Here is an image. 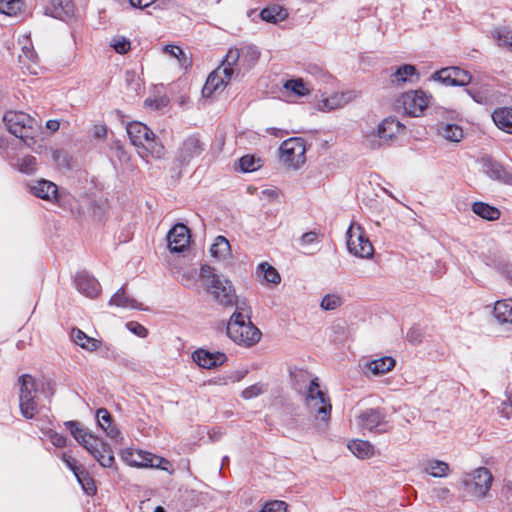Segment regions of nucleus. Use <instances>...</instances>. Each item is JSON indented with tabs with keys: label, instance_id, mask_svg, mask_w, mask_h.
<instances>
[{
	"label": "nucleus",
	"instance_id": "obj_1",
	"mask_svg": "<svg viewBox=\"0 0 512 512\" xmlns=\"http://www.w3.org/2000/svg\"><path fill=\"white\" fill-rule=\"evenodd\" d=\"M295 389L300 393L304 406L316 421L328 424L332 405L327 392L321 388L317 377L311 378L306 372L296 376Z\"/></svg>",
	"mask_w": 512,
	"mask_h": 512
},
{
	"label": "nucleus",
	"instance_id": "obj_2",
	"mask_svg": "<svg viewBox=\"0 0 512 512\" xmlns=\"http://www.w3.org/2000/svg\"><path fill=\"white\" fill-rule=\"evenodd\" d=\"M200 276L207 291L219 305L224 307L239 306L234 287L227 277L216 273L214 268L208 265L201 267Z\"/></svg>",
	"mask_w": 512,
	"mask_h": 512
},
{
	"label": "nucleus",
	"instance_id": "obj_3",
	"mask_svg": "<svg viewBox=\"0 0 512 512\" xmlns=\"http://www.w3.org/2000/svg\"><path fill=\"white\" fill-rule=\"evenodd\" d=\"M126 130L131 143L143 159L148 155L161 159L165 155L164 146L156 140L155 134L147 125L135 121L129 123Z\"/></svg>",
	"mask_w": 512,
	"mask_h": 512
},
{
	"label": "nucleus",
	"instance_id": "obj_4",
	"mask_svg": "<svg viewBox=\"0 0 512 512\" xmlns=\"http://www.w3.org/2000/svg\"><path fill=\"white\" fill-rule=\"evenodd\" d=\"M243 308L237 306V310L231 315L227 324V336L236 344L251 347L259 342L261 331L250 321H245Z\"/></svg>",
	"mask_w": 512,
	"mask_h": 512
},
{
	"label": "nucleus",
	"instance_id": "obj_5",
	"mask_svg": "<svg viewBox=\"0 0 512 512\" xmlns=\"http://www.w3.org/2000/svg\"><path fill=\"white\" fill-rule=\"evenodd\" d=\"M405 126L394 117H387L383 119L377 130L364 132L362 135L361 144L364 148L369 150H377L390 143L403 132Z\"/></svg>",
	"mask_w": 512,
	"mask_h": 512
},
{
	"label": "nucleus",
	"instance_id": "obj_6",
	"mask_svg": "<svg viewBox=\"0 0 512 512\" xmlns=\"http://www.w3.org/2000/svg\"><path fill=\"white\" fill-rule=\"evenodd\" d=\"M260 51L254 45L230 48L224 58V66L230 67L235 74L245 73L255 66Z\"/></svg>",
	"mask_w": 512,
	"mask_h": 512
},
{
	"label": "nucleus",
	"instance_id": "obj_7",
	"mask_svg": "<svg viewBox=\"0 0 512 512\" xmlns=\"http://www.w3.org/2000/svg\"><path fill=\"white\" fill-rule=\"evenodd\" d=\"M19 407L22 416L33 419L38 413V389L35 379L26 374L19 378Z\"/></svg>",
	"mask_w": 512,
	"mask_h": 512
},
{
	"label": "nucleus",
	"instance_id": "obj_8",
	"mask_svg": "<svg viewBox=\"0 0 512 512\" xmlns=\"http://www.w3.org/2000/svg\"><path fill=\"white\" fill-rule=\"evenodd\" d=\"M122 460L131 467L137 468H157L168 471L170 462L160 456L154 455L143 450L126 448L121 452Z\"/></svg>",
	"mask_w": 512,
	"mask_h": 512
},
{
	"label": "nucleus",
	"instance_id": "obj_9",
	"mask_svg": "<svg viewBox=\"0 0 512 512\" xmlns=\"http://www.w3.org/2000/svg\"><path fill=\"white\" fill-rule=\"evenodd\" d=\"M493 481L491 472L485 467H479L464 475L462 483L466 492L476 498L487 496Z\"/></svg>",
	"mask_w": 512,
	"mask_h": 512
},
{
	"label": "nucleus",
	"instance_id": "obj_10",
	"mask_svg": "<svg viewBox=\"0 0 512 512\" xmlns=\"http://www.w3.org/2000/svg\"><path fill=\"white\" fill-rule=\"evenodd\" d=\"M355 425L363 434L366 432L381 434L388 431L386 415L381 408L361 410L355 417Z\"/></svg>",
	"mask_w": 512,
	"mask_h": 512
},
{
	"label": "nucleus",
	"instance_id": "obj_11",
	"mask_svg": "<svg viewBox=\"0 0 512 512\" xmlns=\"http://www.w3.org/2000/svg\"><path fill=\"white\" fill-rule=\"evenodd\" d=\"M281 162L289 168L298 169L306 161L305 142L300 137L289 138L279 148Z\"/></svg>",
	"mask_w": 512,
	"mask_h": 512
},
{
	"label": "nucleus",
	"instance_id": "obj_12",
	"mask_svg": "<svg viewBox=\"0 0 512 512\" xmlns=\"http://www.w3.org/2000/svg\"><path fill=\"white\" fill-rule=\"evenodd\" d=\"M347 248L349 252L360 258H371L374 248L362 227L352 223L347 230Z\"/></svg>",
	"mask_w": 512,
	"mask_h": 512
},
{
	"label": "nucleus",
	"instance_id": "obj_13",
	"mask_svg": "<svg viewBox=\"0 0 512 512\" xmlns=\"http://www.w3.org/2000/svg\"><path fill=\"white\" fill-rule=\"evenodd\" d=\"M3 121L9 132L20 139L32 138L31 130L35 120L22 111H7Z\"/></svg>",
	"mask_w": 512,
	"mask_h": 512
},
{
	"label": "nucleus",
	"instance_id": "obj_14",
	"mask_svg": "<svg viewBox=\"0 0 512 512\" xmlns=\"http://www.w3.org/2000/svg\"><path fill=\"white\" fill-rule=\"evenodd\" d=\"M234 74L232 68L224 66L223 60L221 65L209 74L202 88L203 97L209 98L216 92H222Z\"/></svg>",
	"mask_w": 512,
	"mask_h": 512
},
{
	"label": "nucleus",
	"instance_id": "obj_15",
	"mask_svg": "<svg viewBox=\"0 0 512 512\" xmlns=\"http://www.w3.org/2000/svg\"><path fill=\"white\" fill-rule=\"evenodd\" d=\"M430 96L422 90L408 91L402 94L398 103L401 105L403 111L413 117H419L423 111L428 107Z\"/></svg>",
	"mask_w": 512,
	"mask_h": 512
},
{
	"label": "nucleus",
	"instance_id": "obj_16",
	"mask_svg": "<svg viewBox=\"0 0 512 512\" xmlns=\"http://www.w3.org/2000/svg\"><path fill=\"white\" fill-rule=\"evenodd\" d=\"M431 79L445 86H466L472 77L468 71L459 67H446L435 72Z\"/></svg>",
	"mask_w": 512,
	"mask_h": 512
},
{
	"label": "nucleus",
	"instance_id": "obj_17",
	"mask_svg": "<svg viewBox=\"0 0 512 512\" xmlns=\"http://www.w3.org/2000/svg\"><path fill=\"white\" fill-rule=\"evenodd\" d=\"M29 192L42 200L58 203L60 194L58 186L46 179L32 180L27 184Z\"/></svg>",
	"mask_w": 512,
	"mask_h": 512
},
{
	"label": "nucleus",
	"instance_id": "obj_18",
	"mask_svg": "<svg viewBox=\"0 0 512 512\" xmlns=\"http://www.w3.org/2000/svg\"><path fill=\"white\" fill-rule=\"evenodd\" d=\"M204 150L203 143L196 135L188 136L180 145L176 160L182 165L188 164Z\"/></svg>",
	"mask_w": 512,
	"mask_h": 512
},
{
	"label": "nucleus",
	"instance_id": "obj_19",
	"mask_svg": "<svg viewBox=\"0 0 512 512\" xmlns=\"http://www.w3.org/2000/svg\"><path fill=\"white\" fill-rule=\"evenodd\" d=\"M168 248L173 253L183 252L189 245L190 232L184 224H176L167 234Z\"/></svg>",
	"mask_w": 512,
	"mask_h": 512
},
{
	"label": "nucleus",
	"instance_id": "obj_20",
	"mask_svg": "<svg viewBox=\"0 0 512 512\" xmlns=\"http://www.w3.org/2000/svg\"><path fill=\"white\" fill-rule=\"evenodd\" d=\"M356 96L357 94L354 90L335 92L331 96L320 100L318 102V109L323 112H329L342 108L353 101Z\"/></svg>",
	"mask_w": 512,
	"mask_h": 512
},
{
	"label": "nucleus",
	"instance_id": "obj_21",
	"mask_svg": "<svg viewBox=\"0 0 512 512\" xmlns=\"http://www.w3.org/2000/svg\"><path fill=\"white\" fill-rule=\"evenodd\" d=\"M18 61L22 69H26L30 74H37L39 69V59L34 51L29 39L24 38L21 46V53L18 55Z\"/></svg>",
	"mask_w": 512,
	"mask_h": 512
},
{
	"label": "nucleus",
	"instance_id": "obj_22",
	"mask_svg": "<svg viewBox=\"0 0 512 512\" xmlns=\"http://www.w3.org/2000/svg\"><path fill=\"white\" fill-rule=\"evenodd\" d=\"M483 171L492 180L512 185V169H507L496 161L486 159L483 163Z\"/></svg>",
	"mask_w": 512,
	"mask_h": 512
},
{
	"label": "nucleus",
	"instance_id": "obj_23",
	"mask_svg": "<svg viewBox=\"0 0 512 512\" xmlns=\"http://www.w3.org/2000/svg\"><path fill=\"white\" fill-rule=\"evenodd\" d=\"M193 361L200 367L211 369L221 365L226 360L224 353H211L204 349H198L192 354Z\"/></svg>",
	"mask_w": 512,
	"mask_h": 512
},
{
	"label": "nucleus",
	"instance_id": "obj_24",
	"mask_svg": "<svg viewBox=\"0 0 512 512\" xmlns=\"http://www.w3.org/2000/svg\"><path fill=\"white\" fill-rule=\"evenodd\" d=\"M75 284L77 287V290L89 297L94 298L96 297L100 292V284L99 282L92 276L86 274V273H80L75 278Z\"/></svg>",
	"mask_w": 512,
	"mask_h": 512
},
{
	"label": "nucleus",
	"instance_id": "obj_25",
	"mask_svg": "<svg viewBox=\"0 0 512 512\" xmlns=\"http://www.w3.org/2000/svg\"><path fill=\"white\" fill-rule=\"evenodd\" d=\"M109 305L123 309H143L142 303L127 295L124 287L118 289L117 292L110 298Z\"/></svg>",
	"mask_w": 512,
	"mask_h": 512
},
{
	"label": "nucleus",
	"instance_id": "obj_26",
	"mask_svg": "<svg viewBox=\"0 0 512 512\" xmlns=\"http://www.w3.org/2000/svg\"><path fill=\"white\" fill-rule=\"evenodd\" d=\"M96 420L98 426L106 433L111 439H117L120 436V432L116 426L113 425V419L111 414L105 408H99L96 411Z\"/></svg>",
	"mask_w": 512,
	"mask_h": 512
},
{
	"label": "nucleus",
	"instance_id": "obj_27",
	"mask_svg": "<svg viewBox=\"0 0 512 512\" xmlns=\"http://www.w3.org/2000/svg\"><path fill=\"white\" fill-rule=\"evenodd\" d=\"M396 361L390 356L380 357L366 363V369L374 376H379L391 371L395 367Z\"/></svg>",
	"mask_w": 512,
	"mask_h": 512
},
{
	"label": "nucleus",
	"instance_id": "obj_28",
	"mask_svg": "<svg viewBox=\"0 0 512 512\" xmlns=\"http://www.w3.org/2000/svg\"><path fill=\"white\" fill-rule=\"evenodd\" d=\"M70 336L76 345L89 352L96 351L101 344L100 340L88 336L78 328H73Z\"/></svg>",
	"mask_w": 512,
	"mask_h": 512
},
{
	"label": "nucleus",
	"instance_id": "obj_29",
	"mask_svg": "<svg viewBox=\"0 0 512 512\" xmlns=\"http://www.w3.org/2000/svg\"><path fill=\"white\" fill-rule=\"evenodd\" d=\"M491 116L493 122L499 129L512 134V108H497L493 111Z\"/></svg>",
	"mask_w": 512,
	"mask_h": 512
},
{
	"label": "nucleus",
	"instance_id": "obj_30",
	"mask_svg": "<svg viewBox=\"0 0 512 512\" xmlns=\"http://www.w3.org/2000/svg\"><path fill=\"white\" fill-rule=\"evenodd\" d=\"M491 37L498 47L512 52V29L507 26H497L491 31Z\"/></svg>",
	"mask_w": 512,
	"mask_h": 512
},
{
	"label": "nucleus",
	"instance_id": "obj_31",
	"mask_svg": "<svg viewBox=\"0 0 512 512\" xmlns=\"http://www.w3.org/2000/svg\"><path fill=\"white\" fill-rule=\"evenodd\" d=\"M471 209L474 214L487 221L498 220L501 215V212L497 207L481 201L474 202Z\"/></svg>",
	"mask_w": 512,
	"mask_h": 512
},
{
	"label": "nucleus",
	"instance_id": "obj_32",
	"mask_svg": "<svg viewBox=\"0 0 512 512\" xmlns=\"http://www.w3.org/2000/svg\"><path fill=\"white\" fill-rule=\"evenodd\" d=\"M438 134L450 142H460L464 137L462 127L451 123H439L437 126Z\"/></svg>",
	"mask_w": 512,
	"mask_h": 512
},
{
	"label": "nucleus",
	"instance_id": "obj_33",
	"mask_svg": "<svg viewBox=\"0 0 512 512\" xmlns=\"http://www.w3.org/2000/svg\"><path fill=\"white\" fill-rule=\"evenodd\" d=\"M493 315L500 324H512V300L496 301L493 309Z\"/></svg>",
	"mask_w": 512,
	"mask_h": 512
},
{
	"label": "nucleus",
	"instance_id": "obj_34",
	"mask_svg": "<svg viewBox=\"0 0 512 512\" xmlns=\"http://www.w3.org/2000/svg\"><path fill=\"white\" fill-rule=\"evenodd\" d=\"M50 6L45 9V14L54 18H62L72 11L71 0H48Z\"/></svg>",
	"mask_w": 512,
	"mask_h": 512
},
{
	"label": "nucleus",
	"instance_id": "obj_35",
	"mask_svg": "<svg viewBox=\"0 0 512 512\" xmlns=\"http://www.w3.org/2000/svg\"><path fill=\"white\" fill-rule=\"evenodd\" d=\"M418 78L417 69L411 64H404L400 66L391 77V82L396 85L404 84L408 81H412V77Z\"/></svg>",
	"mask_w": 512,
	"mask_h": 512
},
{
	"label": "nucleus",
	"instance_id": "obj_36",
	"mask_svg": "<svg viewBox=\"0 0 512 512\" xmlns=\"http://www.w3.org/2000/svg\"><path fill=\"white\" fill-rule=\"evenodd\" d=\"M230 252L231 247L229 241L224 236H217L210 248L212 257L218 260H224L230 256Z\"/></svg>",
	"mask_w": 512,
	"mask_h": 512
},
{
	"label": "nucleus",
	"instance_id": "obj_37",
	"mask_svg": "<svg viewBox=\"0 0 512 512\" xmlns=\"http://www.w3.org/2000/svg\"><path fill=\"white\" fill-rule=\"evenodd\" d=\"M348 449L358 458L367 459L374 455V447L364 440H353L348 443Z\"/></svg>",
	"mask_w": 512,
	"mask_h": 512
},
{
	"label": "nucleus",
	"instance_id": "obj_38",
	"mask_svg": "<svg viewBox=\"0 0 512 512\" xmlns=\"http://www.w3.org/2000/svg\"><path fill=\"white\" fill-rule=\"evenodd\" d=\"M287 12L285 9L278 5H273L267 8H264L260 12V17L262 20L269 23H277L279 21L284 20L287 17Z\"/></svg>",
	"mask_w": 512,
	"mask_h": 512
},
{
	"label": "nucleus",
	"instance_id": "obj_39",
	"mask_svg": "<svg viewBox=\"0 0 512 512\" xmlns=\"http://www.w3.org/2000/svg\"><path fill=\"white\" fill-rule=\"evenodd\" d=\"M258 277H263L264 281L273 285H277L281 281L280 274L269 263L263 262L257 268Z\"/></svg>",
	"mask_w": 512,
	"mask_h": 512
},
{
	"label": "nucleus",
	"instance_id": "obj_40",
	"mask_svg": "<svg viewBox=\"0 0 512 512\" xmlns=\"http://www.w3.org/2000/svg\"><path fill=\"white\" fill-rule=\"evenodd\" d=\"M283 87L298 97L307 96L311 92V88L300 78L287 80Z\"/></svg>",
	"mask_w": 512,
	"mask_h": 512
},
{
	"label": "nucleus",
	"instance_id": "obj_41",
	"mask_svg": "<svg viewBox=\"0 0 512 512\" xmlns=\"http://www.w3.org/2000/svg\"><path fill=\"white\" fill-rule=\"evenodd\" d=\"M425 472L433 477H445L449 473V465L440 460H429L425 464Z\"/></svg>",
	"mask_w": 512,
	"mask_h": 512
},
{
	"label": "nucleus",
	"instance_id": "obj_42",
	"mask_svg": "<svg viewBox=\"0 0 512 512\" xmlns=\"http://www.w3.org/2000/svg\"><path fill=\"white\" fill-rule=\"evenodd\" d=\"M262 159L254 155H245L239 159V167L242 172H253L262 167Z\"/></svg>",
	"mask_w": 512,
	"mask_h": 512
},
{
	"label": "nucleus",
	"instance_id": "obj_43",
	"mask_svg": "<svg viewBox=\"0 0 512 512\" xmlns=\"http://www.w3.org/2000/svg\"><path fill=\"white\" fill-rule=\"evenodd\" d=\"M78 483L82 486L83 490L88 495H94L96 492V486L94 480L88 472L83 468L75 475Z\"/></svg>",
	"mask_w": 512,
	"mask_h": 512
},
{
	"label": "nucleus",
	"instance_id": "obj_44",
	"mask_svg": "<svg viewBox=\"0 0 512 512\" xmlns=\"http://www.w3.org/2000/svg\"><path fill=\"white\" fill-rule=\"evenodd\" d=\"M164 52L176 58L179 64L185 69H187L191 65V59L179 46L166 45L164 47Z\"/></svg>",
	"mask_w": 512,
	"mask_h": 512
},
{
	"label": "nucleus",
	"instance_id": "obj_45",
	"mask_svg": "<svg viewBox=\"0 0 512 512\" xmlns=\"http://www.w3.org/2000/svg\"><path fill=\"white\" fill-rule=\"evenodd\" d=\"M93 457L98 461V463L105 468L112 467L115 458L113 456L112 450L110 446L106 443L105 446H102V449L99 450Z\"/></svg>",
	"mask_w": 512,
	"mask_h": 512
},
{
	"label": "nucleus",
	"instance_id": "obj_46",
	"mask_svg": "<svg viewBox=\"0 0 512 512\" xmlns=\"http://www.w3.org/2000/svg\"><path fill=\"white\" fill-rule=\"evenodd\" d=\"M66 428L70 431L71 435L75 438V440L82 444L83 442H86L87 437L90 433L86 432L82 427L81 424L77 421H67L65 422Z\"/></svg>",
	"mask_w": 512,
	"mask_h": 512
},
{
	"label": "nucleus",
	"instance_id": "obj_47",
	"mask_svg": "<svg viewBox=\"0 0 512 512\" xmlns=\"http://www.w3.org/2000/svg\"><path fill=\"white\" fill-rule=\"evenodd\" d=\"M18 170L25 174H33L37 170V160L32 155H26L18 160Z\"/></svg>",
	"mask_w": 512,
	"mask_h": 512
},
{
	"label": "nucleus",
	"instance_id": "obj_48",
	"mask_svg": "<svg viewBox=\"0 0 512 512\" xmlns=\"http://www.w3.org/2000/svg\"><path fill=\"white\" fill-rule=\"evenodd\" d=\"M342 303H343V300L339 295L327 294L322 298L320 307L323 310L330 311V310H335L336 308L340 307L342 305Z\"/></svg>",
	"mask_w": 512,
	"mask_h": 512
},
{
	"label": "nucleus",
	"instance_id": "obj_49",
	"mask_svg": "<svg viewBox=\"0 0 512 512\" xmlns=\"http://www.w3.org/2000/svg\"><path fill=\"white\" fill-rule=\"evenodd\" d=\"M21 9L20 0H0V13L13 16Z\"/></svg>",
	"mask_w": 512,
	"mask_h": 512
},
{
	"label": "nucleus",
	"instance_id": "obj_50",
	"mask_svg": "<svg viewBox=\"0 0 512 512\" xmlns=\"http://www.w3.org/2000/svg\"><path fill=\"white\" fill-rule=\"evenodd\" d=\"M81 445L93 456L99 452V450L102 449V446H105L106 443L90 433L86 442H83Z\"/></svg>",
	"mask_w": 512,
	"mask_h": 512
},
{
	"label": "nucleus",
	"instance_id": "obj_51",
	"mask_svg": "<svg viewBox=\"0 0 512 512\" xmlns=\"http://www.w3.org/2000/svg\"><path fill=\"white\" fill-rule=\"evenodd\" d=\"M499 413L502 417L509 419L512 416V389L507 390L506 400L501 403Z\"/></svg>",
	"mask_w": 512,
	"mask_h": 512
},
{
	"label": "nucleus",
	"instance_id": "obj_52",
	"mask_svg": "<svg viewBox=\"0 0 512 512\" xmlns=\"http://www.w3.org/2000/svg\"><path fill=\"white\" fill-rule=\"evenodd\" d=\"M111 46L119 54H125L131 48L130 41L125 37L113 38L111 41Z\"/></svg>",
	"mask_w": 512,
	"mask_h": 512
},
{
	"label": "nucleus",
	"instance_id": "obj_53",
	"mask_svg": "<svg viewBox=\"0 0 512 512\" xmlns=\"http://www.w3.org/2000/svg\"><path fill=\"white\" fill-rule=\"evenodd\" d=\"M266 391V388L262 384H253L242 391V397L245 399L255 398Z\"/></svg>",
	"mask_w": 512,
	"mask_h": 512
},
{
	"label": "nucleus",
	"instance_id": "obj_54",
	"mask_svg": "<svg viewBox=\"0 0 512 512\" xmlns=\"http://www.w3.org/2000/svg\"><path fill=\"white\" fill-rule=\"evenodd\" d=\"M45 436L51 441V443L58 448H62L66 445V438L53 430L45 432Z\"/></svg>",
	"mask_w": 512,
	"mask_h": 512
},
{
	"label": "nucleus",
	"instance_id": "obj_55",
	"mask_svg": "<svg viewBox=\"0 0 512 512\" xmlns=\"http://www.w3.org/2000/svg\"><path fill=\"white\" fill-rule=\"evenodd\" d=\"M286 504L283 501H272L267 503L261 510V512H285Z\"/></svg>",
	"mask_w": 512,
	"mask_h": 512
},
{
	"label": "nucleus",
	"instance_id": "obj_56",
	"mask_svg": "<svg viewBox=\"0 0 512 512\" xmlns=\"http://www.w3.org/2000/svg\"><path fill=\"white\" fill-rule=\"evenodd\" d=\"M62 460L66 464V466L73 472L74 475L78 473L82 467L77 465V460L73 458L71 455H68L67 453H63Z\"/></svg>",
	"mask_w": 512,
	"mask_h": 512
},
{
	"label": "nucleus",
	"instance_id": "obj_57",
	"mask_svg": "<svg viewBox=\"0 0 512 512\" xmlns=\"http://www.w3.org/2000/svg\"><path fill=\"white\" fill-rule=\"evenodd\" d=\"M127 327L132 333L136 334L139 337L144 338L148 334V330L143 325L137 322H129L127 324Z\"/></svg>",
	"mask_w": 512,
	"mask_h": 512
},
{
	"label": "nucleus",
	"instance_id": "obj_58",
	"mask_svg": "<svg viewBox=\"0 0 512 512\" xmlns=\"http://www.w3.org/2000/svg\"><path fill=\"white\" fill-rule=\"evenodd\" d=\"M318 235L316 232L310 231L304 233L300 239L302 245H310L317 241Z\"/></svg>",
	"mask_w": 512,
	"mask_h": 512
},
{
	"label": "nucleus",
	"instance_id": "obj_59",
	"mask_svg": "<svg viewBox=\"0 0 512 512\" xmlns=\"http://www.w3.org/2000/svg\"><path fill=\"white\" fill-rule=\"evenodd\" d=\"M129 2L135 8L144 9L151 6L155 0H129Z\"/></svg>",
	"mask_w": 512,
	"mask_h": 512
},
{
	"label": "nucleus",
	"instance_id": "obj_60",
	"mask_svg": "<svg viewBox=\"0 0 512 512\" xmlns=\"http://www.w3.org/2000/svg\"><path fill=\"white\" fill-rule=\"evenodd\" d=\"M93 134L96 138H105L107 135V127L104 124L94 126Z\"/></svg>",
	"mask_w": 512,
	"mask_h": 512
},
{
	"label": "nucleus",
	"instance_id": "obj_61",
	"mask_svg": "<svg viewBox=\"0 0 512 512\" xmlns=\"http://www.w3.org/2000/svg\"><path fill=\"white\" fill-rule=\"evenodd\" d=\"M502 493L507 501H512V484H505Z\"/></svg>",
	"mask_w": 512,
	"mask_h": 512
},
{
	"label": "nucleus",
	"instance_id": "obj_62",
	"mask_svg": "<svg viewBox=\"0 0 512 512\" xmlns=\"http://www.w3.org/2000/svg\"><path fill=\"white\" fill-rule=\"evenodd\" d=\"M46 127L51 131H57L60 127V123L57 120H48Z\"/></svg>",
	"mask_w": 512,
	"mask_h": 512
},
{
	"label": "nucleus",
	"instance_id": "obj_63",
	"mask_svg": "<svg viewBox=\"0 0 512 512\" xmlns=\"http://www.w3.org/2000/svg\"><path fill=\"white\" fill-rule=\"evenodd\" d=\"M450 491L447 488H440L435 490V494L438 498L445 499L449 495Z\"/></svg>",
	"mask_w": 512,
	"mask_h": 512
},
{
	"label": "nucleus",
	"instance_id": "obj_64",
	"mask_svg": "<svg viewBox=\"0 0 512 512\" xmlns=\"http://www.w3.org/2000/svg\"><path fill=\"white\" fill-rule=\"evenodd\" d=\"M135 78H136V75H135L134 72H127L126 73V81L127 82H131L132 83V82H134Z\"/></svg>",
	"mask_w": 512,
	"mask_h": 512
}]
</instances>
